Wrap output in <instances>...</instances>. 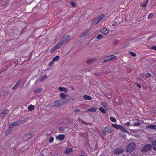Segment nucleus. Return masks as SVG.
<instances>
[{"label": "nucleus", "mask_w": 156, "mask_h": 156, "mask_svg": "<svg viewBox=\"0 0 156 156\" xmlns=\"http://www.w3.org/2000/svg\"><path fill=\"white\" fill-rule=\"evenodd\" d=\"M73 151L71 148H67L65 151V153L66 154H68L71 152Z\"/></svg>", "instance_id": "6ab92c4d"}, {"label": "nucleus", "mask_w": 156, "mask_h": 156, "mask_svg": "<svg viewBox=\"0 0 156 156\" xmlns=\"http://www.w3.org/2000/svg\"><path fill=\"white\" fill-rule=\"evenodd\" d=\"M147 128H149L151 129H154L156 132V125H147L146 126Z\"/></svg>", "instance_id": "9b49d317"}, {"label": "nucleus", "mask_w": 156, "mask_h": 156, "mask_svg": "<svg viewBox=\"0 0 156 156\" xmlns=\"http://www.w3.org/2000/svg\"><path fill=\"white\" fill-rule=\"evenodd\" d=\"M66 94L63 93H61L60 94V97L62 99H65L66 98Z\"/></svg>", "instance_id": "a878e982"}, {"label": "nucleus", "mask_w": 156, "mask_h": 156, "mask_svg": "<svg viewBox=\"0 0 156 156\" xmlns=\"http://www.w3.org/2000/svg\"><path fill=\"white\" fill-rule=\"evenodd\" d=\"M105 131L108 133H111L112 130L111 129V128L109 126H107L105 127Z\"/></svg>", "instance_id": "2eb2a0df"}, {"label": "nucleus", "mask_w": 156, "mask_h": 156, "mask_svg": "<svg viewBox=\"0 0 156 156\" xmlns=\"http://www.w3.org/2000/svg\"><path fill=\"white\" fill-rule=\"evenodd\" d=\"M64 128L63 127L59 128V130H64Z\"/></svg>", "instance_id": "8fccbe9b"}, {"label": "nucleus", "mask_w": 156, "mask_h": 156, "mask_svg": "<svg viewBox=\"0 0 156 156\" xmlns=\"http://www.w3.org/2000/svg\"><path fill=\"white\" fill-rule=\"evenodd\" d=\"M117 23V22H115L112 24V26H114L116 25Z\"/></svg>", "instance_id": "de8ad7c7"}, {"label": "nucleus", "mask_w": 156, "mask_h": 156, "mask_svg": "<svg viewBox=\"0 0 156 156\" xmlns=\"http://www.w3.org/2000/svg\"><path fill=\"white\" fill-rule=\"evenodd\" d=\"M101 133L103 135H104V136L105 135H106V133H105V132L104 131H102Z\"/></svg>", "instance_id": "c03bdc74"}, {"label": "nucleus", "mask_w": 156, "mask_h": 156, "mask_svg": "<svg viewBox=\"0 0 156 156\" xmlns=\"http://www.w3.org/2000/svg\"><path fill=\"white\" fill-rule=\"evenodd\" d=\"M136 145L135 143L132 142L129 144L126 147V150L127 152H131L135 149Z\"/></svg>", "instance_id": "f257e3e1"}, {"label": "nucleus", "mask_w": 156, "mask_h": 156, "mask_svg": "<svg viewBox=\"0 0 156 156\" xmlns=\"http://www.w3.org/2000/svg\"><path fill=\"white\" fill-rule=\"evenodd\" d=\"M152 147V145L150 144H147L143 147L141 151L143 152H147L150 151Z\"/></svg>", "instance_id": "20e7f679"}, {"label": "nucleus", "mask_w": 156, "mask_h": 156, "mask_svg": "<svg viewBox=\"0 0 156 156\" xmlns=\"http://www.w3.org/2000/svg\"><path fill=\"white\" fill-rule=\"evenodd\" d=\"M80 111V110L79 109H76L75 110V112H76V113H77V112H79Z\"/></svg>", "instance_id": "37998d69"}, {"label": "nucleus", "mask_w": 156, "mask_h": 156, "mask_svg": "<svg viewBox=\"0 0 156 156\" xmlns=\"http://www.w3.org/2000/svg\"><path fill=\"white\" fill-rule=\"evenodd\" d=\"M54 140V138L53 137H51L49 139V143H51L53 142Z\"/></svg>", "instance_id": "c9c22d12"}, {"label": "nucleus", "mask_w": 156, "mask_h": 156, "mask_svg": "<svg viewBox=\"0 0 156 156\" xmlns=\"http://www.w3.org/2000/svg\"><path fill=\"white\" fill-rule=\"evenodd\" d=\"M64 103L62 101L61 99H59L53 102L51 104V105L52 107H57L63 105Z\"/></svg>", "instance_id": "f03ea898"}, {"label": "nucleus", "mask_w": 156, "mask_h": 156, "mask_svg": "<svg viewBox=\"0 0 156 156\" xmlns=\"http://www.w3.org/2000/svg\"><path fill=\"white\" fill-rule=\"evenodd\" d=\"M61 46H62L59 43H58L50 51L51 53H53L57 49H59Z\"/></svg>", "instance_id": "6e6552de"}, {"label": "nucleus", "mask_w": 156, "mask_h": 156, "mask_svg": "<svg viewBox=\"0 0 156 156\" xmlns=\"http://www.w3.org/2000/svg\"><path fill=\"white\" fill-rule=\"evenodd\" d=\"M26 136H27V137H28V138H29V139H30L32 136V135L30 133L27 134L26 135Z\"/></svg>", "instance_id": "f704fd0d"}, {"label": "nucleus", "mask_w": 156, "mask_h": 156, "mask_svg": "<svg viewBox=\"0 0 156 156\" xmlns=\"http://www.w3.org/2000/svg\"><path fill=\"white\" fill-rule=\"evenodd\" d=\"M120 127L119 129H120L121 130L124 132L127 133L128 134H129V132L128 131L127 129L124 127L122 126H120Z\"/></svg>", "instance_id": "dca6fc26"}, {"label": "nucleus", "mask_w": 156, "mask_h": 156, "mask_svg": "<svg viewBox=\"0 0 156 156\" xmlns=\"http://www.w3.org/2000/svg\"><path fill=\"white\" fill-rule=\"evenodd\" d=\"M83 98L86 100H91L92 99V98L90 96L87 95H84Z\"/></svg>", "instance_id": "5701e85b"}, {"label": "nucleus", "mask_w": 156, "mask_h": 156, "mask_svg": "<svg viewBox=\"0 0 156 156\" xmlns=\"http://www.w3.org/2000/svg\"><path fill=\"white\" fill-rule=\"evenodd\" d=\"M82 122L83 123V124H86V125H88L89 124V123H88V122H84V121H82Z\"/></svg>", "instance_id": "79ce46f5"}, {"label": "nucleus", "mask_w": 156, "mask_h": 156, "mask_svg": "<svg viewBox=\"0 0 156 156\" xmlns=\"http://www.w3.org/2000/svg\"><path fill=\"white\" fill-rule=\"evenodd\" d=\"M47 78L46 75H45L43 76L40 77L39 80L40 81H42Z\"/></svg>", "instance_id": "b1692460"}, {"label": "nucleus", "mask_w": 156, "mask_h": 156, "mask_svg": "<svg viewBox=\"0 0 156 156\" xmlns=\"http://www.w3.org/2000/svg\"><path fill=\"white\" fill-rule=\"evenodd\" d=\"M58 89L59 90L61 91H64L65 92H66L67 91V89L64 87H59Z\"/></svg>", "instance_id": "aec40b11"}, {"label": "nucleus", "mask_w": 156, "mask_h": 156, "mask_svg": "<svg viewBox=\"0 0 156 156\" xmlns=\"http://www.w3.org/2000/svg\"><path fill=\"white\" fill-rule=\"evenodd\" d=\"M101 32L104 34H107L108 33V31L107 28H104L101 31Z\"/></svg>", "instance_id": "412c9836"}, {"label": "nucleus", "mask_w": 156, "mask_h": 156, "mask_svg": "<svg viewBox=\"0 0 156 156\" xmlns=\"http://www.w3.org/2000/svg\"><path fill=\"white\" fill-rule=\"evenodd\" d=\"M112 126L113 127L117 129H119L120 127V126H121V125H118L114 124H112Z\"/></svg>", "instance_id": "bb28decb"}, {"label": "nucleus", "mask_w": 156, "mask_h": 156, "mask_svg": "<svg viewBox=\"0 0 156 156\" xmlns=\"http://www.w3.org/2000/svg\"><path fill=\"white\" fill-rule=\"evenodd\" d=\"M70 36L69 35H66L60 41L59 43L62 46L67 41H69L70 39Z\"/></svg>", "instance_id": "423d86ee"}, {"label": "nucleus", "mask_w": 156, "mask_h": 156, "mask_svg": "<svg viewBox=\"0 0 156 156\" xmlns=\"http://www.w3.org/2000/svg\"><path fill=\"white\" fill-rule=\"evenodd\" d=\"M129 53L133 57H135L136 56V53L132 51H129Z\"/></svg>", "instance_id": "72a5a7b5"}, {"label": "nucleus", "mask_w": 156, "mask_h": 156, "mask_svg": "<svg viewBox=\"0 0 156 156\" xmlns=\"http://www.w3.org/2000/svg\"><path fill=\"white\" fill-rule=\"evenodd\" d=\"M94 61V59H89L88 60H87V61H86V62L87 63V64H90L91 63H92Z\"/></svg>", "instance_id": "7c9ffc66"}, {"label": "nucleus", "mask_w": 156, "mask_h": 156, "mask_svg": "<svg viewBox=\"0 0 156 156\" xmlns=\"http://www.w3.org/2000/svg\"><path fill=\"white\" fill-rule=\"evenodd\" d=\"M86 34V33L85 32H83L80 35V37H83L85 36Z\"/></svg>", "instance_id": "4c0bfd02"}, {"label": "nucleus", "mask_w": 156, "mask_h": 156, "mask_svg": "<svg viewBox=\"0 0 156 156\" xmlns=\"http://www.w3.org/2000/svg\"><path fill=\"white\" fill-rule=\"evenodd\" d=\"M80 156H84V155H83V154H81Z\"/></svg>", "instance_id": "5fc2aeb1"}, {"label": "nucleus", "mask_w": 156, "mask_h": 156, "mask_svg": "<svg viewBox=\"0 0 156 156\" xmlns=\"http://www.w3.org/2000/svg\"><path fill=\"white\" fill-rule=\"evenodd\" d=\"M136 122H135L134 123L133 126H139L142 123L143 121L142 120L139 119L136 120Z\"/></svg>", "instance_id": "ddd939ff"}, {"label": "nucleus", "mask_w": 156, "mask_h": 156, "mask_svg": "<svg viewBox=\"0 0 156 156\" xmlns=\"http://www.w3.org/2000/svg\"><path fill=\"white\" fill-rule=\"evenodd\" d=\"M97 111V109L94 107L92 108L91 109H88L86 111V112H95Z\"/></svg>", "instance_id": "f3484780"}, {"label": "nucleus", "mask_w": 156, "mask_h": 156, "mask_svg": "<svg viewBox=\"0 0 156 156\" xmlns=\"http://www.w3.org/2000/svg\"><path fill=\"white\" fill-rule=\"evenodd\" d=\"M109 119L112 122H115L116 121V119L113 117L111 116Z\"/></svg>", "instance_id": "c85d7f7f"}, {"label": "nucleus", "mask_w": 156, "mask_h": 156, "mask_svg": "<svg viewBox=\"0 0 156 156\" xmlns=\"http://www.w3.org/2000/svg\"><path fill=\"white\" fill-rule=\"evenodd\" d=\"M9 112V110L6 108L0 110V116H1L2 115H5Z\"/></svg>", "instance_id": "1a4fd4ad"}, {"label": "nucleus", "mask_w": 156, "mask_h": 156, "mask_svg": "<svg viewBox=\"0 0 156 156\" xmlns=\"http://www.w3.org/2000/svg\"><path fill=\"white\" fill-rule=\"evenodd\" d=\"M104 17V15H102L99 16L97 19L94 20L91 23L92 25H94L98 23L101 21Z\"/></svg>", "instance_id": "39448f33"}, {"label": "nucleus", "mask_w": 156, "mask_h": 156, "mask_svg": "<svg viewBox=\"0 0 156 156\" xmlns=\"http://www.w3.org/2000/svg\"><path fill=\"white\" fill-rule=\"evenodd\" d=\"M42 90V89L41 88H39L35 90L34 92L35 94H37L41 92Z\"/></svg>", "instance_id": "a211bd4d"}, {"label": "nucleus", "mask_w": 156, "mask_h": 156, "mask_svg": "<svg viewBox=\"0 0 156 156\" xmlns=\"http://www.w3.org/2000/svg\"><path fill=\"white\" fill-rule=\"evenodd\" d=\"M153 149L156 151V141H154L153 142Z\"/></svg>", "instance_id": "2f4dec72"}, {"label": "nucleus", "mask_w": 156, "mask_h": 156, "mask_svg": "<svg viewBox=\"0 0 156 156\" xmlns=\"http://www.w3.org/2000/svg\"><path fill=\"white\" fill-rule=\"evenodd\" d=\"M148 0H146V1L144 3H142L140 4V6L143 7H145Z\"/></svg>", "instance_id": "393cba45"}, {"label": "nucleus", "mask_w": 156, "mask_h": 156, "mask_svg": "<svg viewBox=\"0 0 156 156\" xmlns=\"http://www.w3.org/2000/svg\"><path fill=\"white\" fill-rule=\"evenodd\" d=\"M116 56L113 55H111L107 57L103 61V62L105 63L112 60L116 59Z\"/></svg>", "instance_id": "0eeeda50"}, {"label": "nucleus", "mask_w": 156, "mask_h": 156, "mask_svg": "<svg viewBox=\"0 0 156 156\" xmlns=\"http://www.w3.org/2000/svg\"><path fill=\"white\" fill-rule=\"evenodd\" d=\"M54 63L53 62H50V63L49 64V66H51Z\"/></svg>", "instance_id": "49530a36"}, {"label": "nucleus", "mask_w": 156, "mask_h": 156, "mask_svg": "<svg viewBox=\"0 0 156 156\" xmlns=\"http://www.w3.org/2000/svg\"><path fill=\"white\" fill-rule=\"evenodd\" d=\"M147 76L148 77H150L151 76V74L150 73H147Z\"/></svg>", "instance_id": "09e8293b"}, {"label": "nucleus", "mask_w": 156, "mask_h": 156, "mask_svg": "<svg viewBox=\"0 0 156 156\" xmlns=\"http://www.w3.org/2000/svg\"><path fill=\"white\" fill-rule=\"evenodd\" d=\"M101 105L106 109L108 108L107 104L105 102H101Z\"/></svg>", "instance_id": "cd10ccee"}, {"label": "nucleus", "mask_w": 156, "mask_h": 156, "mask_svg": "<svg viewBox=\"0 0 156 156\" xmlns=\"http://www.w3.org/2000/svg\"><path fill=\"white\" fill-rule=\"evenodd\" d=\"M99 109L100 111L103 114H105L106 113L105 110L103 107H101Z\"/></svg>", "instance_id": "c756f323"}, {"label": "nucleus", "mask_w": 156, "mask_h": 156, "mask_svg": "<svg viewBox=\"0 0 156 156\" xmlns=\"http://www.w3.org/2000/svg\"><path fill=\"white\" fill-rule=\"evenodd\" d=\"M20 124L19 121H16L14 122L11 123L9 125V129H8L7 131V133H9L12 131V128L13 126H18Z\"/></svg>", "instance_id": "7ed1b4c3"}, {"label": "nucleus", "mask_w": 156, "mask_h": 156, "mask_svg": "<svg viewBox=\"0 0 156 156\" xmlns=\"http://www.w3.org/2000/svg\"><path fill=\"white\" fill-rule=\"evenodd\" d=\"M65 136V135L64 134H59L57 136H56V138L60 140H62L64 139Z\"/></svg>", "instance_id": "f8f14e48"}, {"label": "nucleus", "mask_w": 156, "mask_h": 156, "mask_svg": "<svg viewBox=\"0 0 156 156\" xmlns=\"http://www.w3.org/2000/svg\"><path fill=\"white\" fill-rule=\"evenodd\" d=\"M21 82L20 80H19L15 84L14 86L12 88V90H16L19 84H20Z\"/></svg>", "instance_id": "4468645a"}, {"label": "nucleus", "mask_w": 156, "mask_h": 156, "mask_svg": "<svg viewBox=\"0 0 156 156\" xmlns=\"http://www.w3.org/2000/svg\"><path fill=\"white\" fill-rule=\"evenodd\" d=\"M123 151V149L122 148H117L114 151V153L115 154H119L122 153Z\"/></svg>", "instance_id": "9d476101"}, {"label": "nucleus", "mask_w": 156, "mask_h": 156, "mask_svg": "<svg viewBox=\"0 0 156 156\" xmlns=\"http://www.w3.org/2000/svg\"><path fill=\"white\" fill-rule=\"evenodd\" d=\"M102 37V35L101 34H99L97 37L96 38L98 39H100Z\"/></svg>", "instance_id": "e433bc0d"}, {"label": "nucleus", "mask_w": 156, "mask_h": 156, "mask_svg": "<svg viewBox=\"0 0 156 156\" xmlns=\"http://www.w3.org/2000/svg\"><path fill=\"white\" fill-rule=\"evenodd\" d=\"M60 57L58 55H57L53 59V61L54 62H55L57 61L59 58Z\"/></svg>", "instance_id": "473e14b6"}, {"label": "nucleus", "mask_w": 156, "mask_h": 156, "mask_svg": "<svg viewBox=\"0 0 156 156\" xmlns=\"http://www.w3.org/2000/svg\"><path fill=\"white\" fill-rule=\"evenodd\" d=\"M153 16L152 13H151L149 14V15L148 16V17L149 18H151Z\"/></svg>", "instance_id": "ea45409f"}, {"label": "nucleus", "mask_w": 156, "mask_h": 156, "mask_svg": "<svg viewBox=\"0 0 156 156\" xmlns=\"http://www.w3.org/2000/svg\"><path fill=\"white\" fill-rule=\"evenodd\" d=\"M137 86L140 88H141V86L139 84H138V83H137Z\"/></svg>", "instance_id": "603ef678"}, {"label": "nucleus", "mask_w": 156, "mask_h": 156, "mask_svg": "<svg viewBox=\"0 0 156 156\" xmlns=\"http://www.w3.org/2000/svg\"><path fill=\"white\" fill-rule=\"evenodd\" d=\"M55 156H61L60 155H56Z\"/></svg>", "instance_id": "864d4df0"}, {"label": "nucleus", "mask_w": 156, "mask_h": 156, "mask_svg": "<svg viewBox=\"0 0 156 156\" xmlns=\"http://www.w3.org/2000/svg\"><path fill=\"white\" fill-rule=\"evenodd\" d=\"M118 43V41L117 40H116L114 42V44H116Z\"/></svg>", "instance_id": "3c124183"}, {"label": "nucleus", "mask_w": 156, "mask_h": 156, "mask_svg": "<svg viewBox=\"0 0 156 156\" xmlns=\"http://www.w3.org/2000/svg\"><path fill=\"white\" fill-rule=\"evenodd\" d=\"M71 4L73 6H75L76 5V3L74 2H71Z\"/></svg>", "instance_id": "58836bf2"}, {"label": "nucleus", "mask_w": 156, "mask_h": 156, "mask_svg": "<svg viewBox=\"0 0 156 156\" xmlns=\"http://www.w3.org/2000/svg\"><path fill=\"white\" fill-rule=\"evenodd\" d=\"M27 108L30 111H33L34 108V106L32 105H30Z\"/></svg>", "instance_id": "4be33fe9"}, {"label": "nucleus", "mask_w": 156, "mask_h": 156, "mask_svg": "<svg viewBox=\"0 0 156 156\" xmlns=\"http://www.w3.org/2000/svg\"><path fill=\"white\" fill-rule=\"evenodd\" d=\"M124 124L125 125V126H129L130 125V123L129 122H127L126 123H124Z\"/></svg>", "instance_id": "a19ab883"}, {"label": "nucleus", "mask_w": 156, "mask_h": 156, "mask_svg": "<svg viewBox=\"0 0 156 156\" xmlns=\"http://www.w3.org/2000/svg\"><path fill=\"white\" fill-rule=\"evenodd\" d=\"M151 48L154 50L155 51H156V46H152Z\"/></svg>", "instance_id": "a18cd8bd"}]
</instances>
